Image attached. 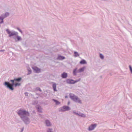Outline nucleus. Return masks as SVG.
<instances>
[{"label": "nucleus", "instance_id": "obj_1", "mask_svg": "<svg viewBox=\"0 0 132 132\" xmlns=\"http://www.w3.org/2000/svg\"><path fill=\"white\" fill-rule=\"evenodd\" d=\"M17 114L25 124H28L30 123V119L28 117L30 114L28 111L20 109L18 110Z\"/></svg>", "mask_w": 132, "mask_h": 132}, {"label": "nucleus", "instance_id": "obj_2", "mask_svg": "<svg viewBox=\"0 0 132 132\" xmlns=\"http://www.w3.org/2000/svg\"><path fill=\"white\" fill-rule=\"evenodd\" d=\"M6 31L9 35V37H11L13 36H15L13 37V38L16 42L20 41L22 40L21 37L18 35V33L17 32L14 30L10 31L8 29H6Z\"/></svg>", "mask_w": 132, "mask_h": 132}, {"label": "nucleus", "instance_id": "obj_3", "mask_svg": "<svg viewBox=\"0 0 132 132\" xmlns=\"http://www.w3.org/2000/svg\"><path fill=\"white\" fill-rule=\"evenodd\" d=\"M15 81V79L14 80H11L10 81L12 82V83L10 84L9 82L5 81L4 83V84L7 88L13 90L14 89L13 86L14 85Z\"/></svg>", "mask_w": 132, "mask_h": 132}, {"label": "nucleus", "instance_id": "obj_4", "mask_svg": "<svg viewBox=\"0 0 132 132\" xmlns=\"http://www.w3.org/2000/svg\"><path fill=\"white\" fill-rule=\"evenodd\" d=\"M9 14L8 12H6L5 13L2 14L0 16V24H1L3 22V19L8 16Z\"/></svg>", "mask_w": 132, "mask_h": 132}, {"label": "nucleus", "instance_id": "obj_5", "mask_svg": "<svg viewBox=\"0 0 132 132\" xmlns=\"http://www.w3.org/2000/svg\"><path fill=\"white\" fill-rule=\"evenodd\" d=\"M70 110V108L68 106L64 105L60 108L59 110L60 112H64Z\"/></svg>", "mask_w": 132, "mask_h": 132}, {"label": "nucleus", "instance_id": "obj_6", "mask_svg": "<svg viewBox=\"0 0 132 132\" xmlns=\"http://www.w3.org/2000/svg\"><path fill=\"white\" fill-rule=\"evenodd\" d=\"M80 81V79L77 80H74L72 79H67L66 80V82L67 84H73Z\"/></svg>", "mask_w": 132, "mask_h": 132}, {"label": "nucleus", "instance_id": "obj_7", "mask_svg": "<svg viewBox=\"0 0 132 132\" xmlns=\"http://www.w3.org/2000/svg\"><path fill=\"white\" fill-rule=\"evenodd\" d=\"M97 126L96 123L92 124L89 126L88 129V130L90 131L93 130Z\"/></svg>", "mask_w": 132, "mask_h": 132}, {"label": "nucleus", "instance_id": "obj_8", "mask_svg": "<svg viewBox=\"0 0 132 132\" xmlns=\"http://www.w3.org/2000/svg\"><path fill=\"white\" fill-rule=\"evenodd\" d=\"M73 113L77 115L80 116L81 117L85 118L86 117V115L84 114H83L79 112V113L76 112L75 111H73Z\"/></svg>", "mask_w": 132, "mask_h": 132}, {"label": "nucleus", "instance_id": "obj_9", "mask_svg": "<svg viewBox=\"0 0 132 132\" xmlns=\"http://www.w3.org/2000/svg\"><path fill=\"white\" fill-rule=\"evenodd\" d=\"M69 95L70 97L74 101H75V100L76 99V98L77 97V96L71 93H70L69 94Z\"/></svg>", "mask_w": 132, "mask_h": 132}, {"label": "nucleus", "instance_id": "obj_10", "mask_svg": "<svg viewBox=\"0 0 132 132\" xmlns=\"http://www.w3.org/2000/svg\"><path fill=\"white\" fill-rule=\"evenodd\" d=\"M45 123L46 126L47 127H51L52 125L51 122L48 119L45 120Z\"/></svg>", "mask_w": 132, "mask_h": 132}, {"label": "nucleus", "instance_id": "obj_11", "mask_svg": "<svg viewBox=\"0 0 132 132\" xmlns=\"http://www.w3.org/2000/svg\"><path fill=\"white\" fill-rule=\"evenodd\" d=\"M34 71L36 73H39L40 72V69L36 67H32Z\"/></svg>", "mask_w": 132, "mask_h": 132}, {"label": "nucleus", "instance_id": "obj_12", "mask_svg": "<svg viewBox=\"0 0 132 132\" xmlns=\"http://www.w3.org/2000/svg\"><path fill=\"white\" fill-rule=\"evenodd\" d=\"M68 76V74L65 72H63L61 76L62 78H65Z\"/></svg>", "mask_w": 132, "mask_h": 132}, {"label": "nucleus", "instance_id": "obj_13", "mask_svg": "<svg viewBox=\"0 0 132 132\" xmlns=\"http://www.w3.org/2000/svg\"><path fill=\"white\" fill-rule=\"evenodd\" d=\"M65 59V57L60 55H59L57 58V59L60 60H63Z\"/></svg>", "mask_w": 132, "mask_h": 132}, {"label": "nucleus", "instance_id": "obj_14", "mask_svg": "<svg viewBox=\"0 0 132 132\" xmlns=\"http://www.w3.org/2000/svg\"><path fill=\"white\" fill-rule=\"evenodd\" d=\"M74 102L80 104H81L82 103L81 100H80L79 98L78 97L76 98V99L75 100V101H74Z\"/></svg>", "mask_w": 132, "mask_h": 132}, {"label": "nucleus", "instance_id": "obj_15", "mask_svg": "<svg viewBox=\"0 0 132 132\" xmlns=\"http://www.w3.org/2000/svg\"><path fill=\"white\" fill-rule=\"evenodd\" d=\"M77 68H76L73 70V74L74 76H76L77 73L78 72V71H77Z\"/></svg>", "mask_w": 132, "mask_h": 132}, {"label": "nucleus", "instance_id": "obj_16", "mask_svg": "<svg viewBox=\"0 0 132 132\" xmlns=\"http://www.w3.org/2000/svg\"><path fill=\"white\" fill-rule=\"evenodd\" d=\"M52 87L53 90L55 91H57L56 89V83H54L53 84Z\"/></svg>", "mask_w": 132, "mask_h": 132}, {"label": "nucleus", "instance_id": "obj_17", "mask_svg": "<svg viewBox=\"0 0 132 132\" xmlns=\"http://www.w3.org/2000/svg\"><path fill=\"white\" fill-rule=\"evenodd\" d=\"M37 110L38 112H42V109L40 106H38L37 107Z\"/></svg>", "mask_w": 132, "mask_h": 132}, {"label": "nucleus", "instance_id": "obj_18", "mask_svg": "<svg viewBox=\"0 0 132 132\" xmlns=\"http://www.w3.org/2000/svg\"><path fill=\"white\" fill-rule=\"evenodd\" d=\"M85 68L84 67L80 68L78 70V72L80 73L83 72Z\"/></svg>", "mask_w": 132, "mask_h": 132}, {"label": "nucleus", "instance_id": "obj_19", "mask_svg": "<svg viewBox=\"0 0 132 132\" xmlns=\"http://www.w3.org/2000/svg\"><path fill=\"white\" fill-rule=\"evenodd\" d=\"M81 64H85L86 63V61L84 60H82L80 62Z\"/></svg>", "mask_w": 132, "mask_h": 132}, {"label": "nucleus", "instance_id": "obj_20", "mask_svg": "<svg viewBox=\"0 0 132 132\" xmlns=\"http://www.w3.org/2000/svg\"><path fill=\"white\" fill-rule=\"evenodd\" d=\"M53 100L55 102L56 105H59L60 104V102L56 100L53 99Z\"/></svg>", "mask_w": 132, "mask_h": 132}, {"label": "nucleus", "instance_id": "obj_21", "mask_svg": "<svg viewBox=\"0 0 132 132\" xmlns=\"http://www.w3.org/2000/svg\"><path fill=\"white\" fill-rule=\"evenodd\" d=\"M79 54H78V53L76 52L75 51L74 52V56L75 57H77L79 56Z\"/></svg>", "mask_w": 132, "mask_h": 132}, {"label": "nucleus", "instance_id": "obj_22", "mask_svg": "<svg viewBox=\"0 0 132 132\" xmlns=\"http://www.w3.org/2000/svg\"><path fill=\"white\" fill-rule=\"evenodd\" d=\"M21 78L20 77L15 78V80L16 81L18 82H19L21 80Z\"/></svg>", "mask_w": 132, "mask_h": 132}, {"label": "nucleus", "instance_id": "obj_23", "mask_svg": "<svg viewBox=\"0 0 132 132\" xmlns=\"http://www.w3.org/2000/svg\"><path fill=\"white\" fill-rule=\"evenodd\" d=\"M52 129L51 128H48L47 129V132H52Z\"/></svg>", "mask_w": 132, "mask_h": 132}, {"label": "nucleus", "instance_id": "obj_24", "mask_svg": "<svg viewBox=\"0 0 132 132\" xmlns=\"http://www.w3.org/2000/svg\"><path fill=\"white\" fill-rule=\"evenodd\" d=\"M28 73L27 75H29L31 73V70L30 69H28Z\"/></svg>", "mask_w": 132, "mask_h": 132}, {"label": "nucleus", "instance_id": "obj_25", "mask_svg": "<svg viewBox=\"0 0 132 132\" xmlns=\"http://www.w3.org/2000/svg\"><path fill=\"white\" fill-rule=\"evenodd\" d=\"M35 90H39V91L41 92L42 90L40 89V88L39 87H37L35 89Z\"/></svg>", "mask_w": 132, "mask_h": 132}, {"label": "nucleus", "instance_id": "obj_26", "mask_svg": "<svg viewBox=\"0 0 132 132\" xmlns=\"http://www.w3.org/2000/svg\"><path fill=\"white\" fill-rule=\"evenodd\" d=\"M100 58L102 59H104V57L103 55L102 54H100Z\"/></svg>", "mask_w": 132, "mask_h": 132}, {"label": "nucleus", "instance_id": "obj_27", "mask_svg": "<svg viewBox=\"0 0 132 132\" xmlns=\"http://www.w3.org/2000/svg\"><path fill=\"white\" fill-rule=\"evenodd\" d=\"M20 83H16L14 84V85L16 87L17 86H20Z\"/></svg>", "mask_w": 132, "mask_h": 132}, {"label": "nucleus", "instance_id": "obj_28", "mask_svg": "<svg viewBox=\"0 0 132 132\" xmlns=\"http://www.w3.org/2000/svg\"><path fill=\"white\" fill-rule=\"evenodd\" d=\"M129 67L130 69V71L131 73H132V68L130 65H129Z\"/></svg>", "mask_w": 132, "mask_h": 132}, {"label": "nucleus", "instance_id": "obj_29", "mask_svg": "<svg viewBox=\"0 0 132 132\" xmlns=\"http://www.w3.org/2000/svg\"><path fill=\"white\" fill-rule=\"evenodd\" d=\"M16 29L18 30L21 33H22V31L18 27L16 28Z\"/></svg>", "mask_w": 132, "mask_h": 132}, {"label": "nucleus", "instance_id": "obj_30", "mask_svg": "<svg viewBox=\"0 0 132 132\" xmlns=\"http://www.w3.org/2000/svg\"><path fill=\"white\" fill-rule=\"evenodd\" d=\"M24 128L22 127L21 129V131L20 132H22L23 130H24Z\"/></svg>", "mask_w": 132, "mask_h": 132}, {"label": "nucleus", "instance_id": "obj_31", "mask_svg": "<svg viewBox=\"0 0 132 132\" xmlns=\"http://www.w3.org/2000/svg\"><path fill=\"white\" fill-rule=\"evenodd\" d=\"M5 51L4 50H0V52H4Z\"/></svg>", "mask_w": 132, "mask_h": 132}, {"label": "nucleus", "instance_id": "obj_32", "mask_svg": "<svg viewBox=\"0 0 132 132\" xmlns=\"http://www.w3.org/2000/svg\"><path fill=\"white\" fill-rule=\"evenodd\" d=\"M41 95H42L41 94H39L38 95L40 97H42Z\"/></svg>", "mask_w": 132, "mask_h": 132}, {"label": "nucleus", "instance_id": "obj_33", "mask_svg": "<svg viewBox=\"0 0 132 132\" xmlns=\"http://www.w3.org/2000/svg\"><path fill=\"white\" fill-rule=\"evenodd\" d=\"M37 102H35V103H33V104H36L37 103Z\"/></svg>", "mask_w": 132, "mask_h": 132}, {"label": "nucleus", "instance_id": "obj_34", "mask_svg": "<svg viewBox=\"0 0 132 132\" xmlns=\"http://www.w3.org/2000/svg\"><path fill=\"white\" fill-rule=\"evenodd\" d=\"M36 94L38 95L39 94H37V93H36Z\"/></svg>", "mask_w": 132, "mask_h": 132}, {"label": "nucleus", "instance_id": "obj_35", "mask_svg": "<svg viewBox=\"0 0 132 132\" xmlns=\"http://www.w3.org/2000/svg\"><path fill=\"white\" fill-rule=\"evenodd\" d=\"M69 103H70L69 102H68V104H69Z\"/></svg>", "mask_w": 132, "mask_h": 132}, {"label": "nucleus", "instance_id": "obj_36", "mask_svg": "<svg viewBox=\"0 0 132 132\" xmlns=\"http://www.w3.org/2000/svg\"><path fill=\"white\" fill-rule=\"evenodd\" d=\"M65 98H67V96H65Z\"/></svg>", "mask_w": 132, "mask_h": 132}, {"label": "nucleus", "instance_id": "obj_37", "mask_svg": "<svg viewBox=\"0 0 132 132\" xmlns=\"http://www.w3.org/2000/svg\"><path fill=\"white\" fill-rule=\"evenodd\" d=\"M38 98V97H36V98Z\"/></svg>", "mask_w": 132, "mask_h": 132}, {"label": "nucleus", "instance_id": "obj_38", "mask_svg": "<svg viewBox=\"0 0 132 132\" xmlns=\"http://www.w3.org/2000/svg\"><path fill=\"white\" fill-rule=\"evenodd\" d=\"M130 116H131V117H132V116H131L130 114Z\"/></svg>", "mask_w": 132, "mask_h": 132}, {"label": "nucleus", "instance_id": "obj_39", "mask_svg": "<svg viewBox=\"0 0 132 132\" xmlns=\"http://www.w3.org/2000/svg\"><path fill=\"white\" fill-rule=\"evenodd\" d=\"M26 93H25V94L26 95Z\"/></svg>", "mask_w": 132, "mask_h": 132}]
</instances>
